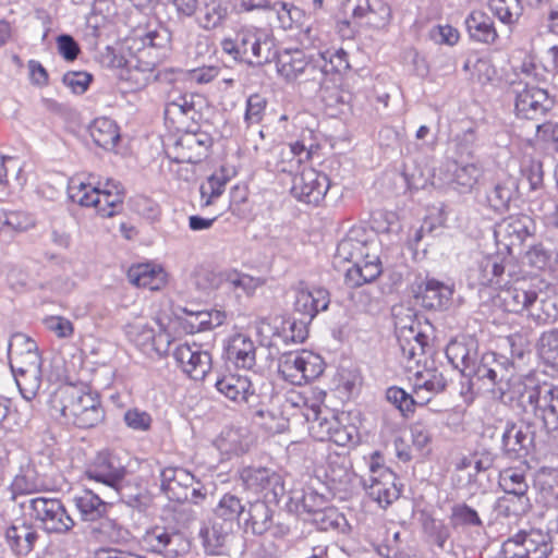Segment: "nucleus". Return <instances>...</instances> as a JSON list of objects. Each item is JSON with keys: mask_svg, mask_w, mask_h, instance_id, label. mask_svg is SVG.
Masks as SVG:
<instances>
[{"mask_svg": "<svg viewBox=\"0 0 558 558\" xmlns=\"http://www.w3.org/2000/svg\"><path fill=\"white\" fill-rule=\"evenodd\" d=\"M465 377L471 387L478 390L496 389L501 396L510 393V399L518 398L523 405L532 408L548 433H558V385L544 384L529 388L520 376L512 374V366L499 361L495 353L477 357Z\"/></svg>", "mask_w": 558, "mask_h": 558, "instance_id": "f257e3e1", "label": "nucleus"}, {"mask_svg": "<svg viewBox=\"0 0 558 558\" xmlns=\"http://www.w3.org/2000/svg\"><path fill=\"white\" fill-rule=\"evenodd\" d=\"M50 410L80 428L94 427L104 420L98 397L74 386L59 388L50 400Z\"/></svg>", "mask_w": 558, "mask_h": 558, "instance_id": "f03ea898", "label": "nucleus"}, {"mask_svg": "<svg viewBox=\"0 0 558 558\" xmlns=\"http://www.w3.org/2000/svg\"><path fill=\"white\" fill-rule=\"evenodd\" d=\"M221 49L235 61L256 65L271 62L277 54L271 32L255 26H243L232 37L222 39Z\"/></svg>", "mask_w": 558, "mask_h": 558, "instance_id": "7ed1b4c3", "label": "nucleus"}, {"mask_svg": "<svg viewBox=\"0 0 558 558\" xmlns=\"http://www.w3.org/2000/svg\"><path fill=\"white\" fill-rule=\"evenodd\" d=\"M68 193L72 202L83 207H94L101 217H112L122 209L123 189L119 182L111 179L105 184L97 185L73 179Z\"/></svg>", "mask_w": 558, "mask_h": 558, "instance_id": "20e7f679", "label": "nucleus"}, {"mask_svg": "<svg viewBox=\"0 0 558 558\" xmlns=\"http://www.w3.org/2000/svg\"><path fill=\"white\" fill-rule=\"evenodd\" d=\"M312 395V398L298 395V400H292V404L302 407V414L308 423L311 435L319 441H326L332 428L338 427V420L328 408L322 407L326 395L324 391H313Z\"/></svg>", "mask_w": 558, "mask_h": 558, "instance_id": "39448f33", "label": "nucleus"}, {"mask_svg": "<svg viewBox=\"0 0 558 558\" xmlns=\"http://www.w3.org/2000/svg\"><path fill=\"white\" fill-rule=\"evenodd\" d=\"M28 502L29 515L47 533L64 534L75 525L61 500L57 498L35 497Z\"/></svg>", "mask_w": 558, "mask_h": 558, "instance_id": "423d86ee", "label": "nucleus"}, {"mask_svg": "<svg viewBox=\"0 0 558 558\" xmlns=\"http://www.w3.org/2000/svg\"><path fill=\"white\" fill-rule=\"evenodd\" d=\"M506 558H546L551 551L550 537L541 529L519 531L502 544Z\"/></svg>", "mask_w": 558, "mask_h": 558, "instance_id": "0eeeda50", "label": "nucleus"}, {"mask_svg": "<svg viewBox=\"0 0 558 558\" xmlns=\"http://www.w3.org/2000/svg\"><path fill=\"white\" fill-rule=\"evenodd\" d=\"M278 368L287 381L302 385L317 378L324 372V362L319 355L302 350L282 355Z\"/></svg>", "mask_w": 558, "mask_h": 558, "instance_id": "6e6552de", "label": "nucleus"}, {"mask_svg": "<svg viewBox=\"0 0 558 558\" xmlns=\"http://www.w3.org/2000/svg\"><path fill=\"white\" fill-rule=\"evenodd\" d=\"M275 59L278 74L287 82L303 78L322 87L326 80V71L311 62L302 50H284L277 53Z\"/></svg>", "mask_w": 558, "mask_h": 558, "instance_id": "1a4fd4ad", "label": "nucleus"}, {"mask_svg": "<svg viewBox=\"0 0 558 558\" xmlns=\"http://www.w3.org/2000/svg\"><path fill=\"white\" fill-rule=\"evenodd\" d=\"M73 504L84 522L99 523V527H94L95 532L107 537L111 536V529L114 522L107 517L110 504L102 500L92 489H84L74 495Z\"/></svg>", "mask_w": 558, "mask_h": 558, "instance_id": "9d476101", "label": "nucleus"}, {"mask_svg": "<svg viewBox=\"0 0 558 558\" xmlns=\"http://www.w3.org/2000/svg\"><path fill=\"white\" fill-rule=\"evenodd\" d=\"M211 138L205 133H185L167 149V155L174 165H195L207 157Z\"/></svg>", "mask_w": 558, "mask_h": 558, "instance_id": "9b49d317", "label": "nucleus"}, {"mask_svg": "<svg viewBox=\"0 0 558 558\" xmlns=\"http://www.w3.org/2000/svg\"><path fill=\"white\" fill-rule=\"evenodd\" d=\"M142 544L147 550L163 555L166 558H177L189 548L181 532L165 526H155L148 530L142 538Z\"/></svg>", "mask_w": 558, "mask_h": 558, "instance_id": "f8f14e48", "label": "nucleus"}, {"mask_svg": "<svg viewBox=\"0 0 558 558\" xmlns=\"http://www.w3.org/2000/svg\"><path fill=\"white\" fill-rule=\"evenodd\" d=\"M395 327L402 356L408 361L422 356L428 337L421 330L420 323L408 315L405 318L397 317Z\"/></svg>", "mask_w": 558, "mask_h": 558, "instance_id": "ddd939ff", "label": "nucleus"}, {"mask_svg": "<svg viewBox=\"0 0 558 558\" xmlns=\"http://www.w3.org/2000/svg\"><path fill=\"white\" fill-rule=\"evenodd\" d=\"M330 182L325 173L305 168L293 178L291 193L299 201L317 205L329 190Z\"/></svg>", "mask_w": 558, "mask_h": 558, "instance_id": "4468645a", "label": "nucleus"}, {"mask_svg": "<svg viewBox=\"0 0 558 558\" xmlns=\"http://www.w3.org/2000/svg\"><path fill=\"white\" fill-rule=\"evenodd\" d=\"M534 231V222L526 215L509 216L498 222L494 230L496 242L511 252L513 247L521 246L526 238Z\"/></svg>", "mask_w": 558, "mask_h": 558, "instance_id": "2eb2a0df", "label": "nucleus"}, {"mask_svg": "<svg viewBox=\"0 0 558 558\" xmlns=\"http://www.w3.org/2000/svg\"><path fill=\"white\" fill-rule=\"evenodd\" d=\"M8 355L12 373L41 367L37 343L24 333H15L11 337Z\"/></svg>", "mask_w": 558, "mask_h": 558, "instance_id": "dca6fc26", "label": "nucleus"}, {"mask_svg": "<svg viewBox=\"0 0 558 558\" xmlns=\"http://www.w3.org/2000/svg\"><path fill=\"white\" fill-rule=\"evenodd\" d=\"M354 23L374 31L387 29L392 11L384 0H356L352 9Z\"/></svg>", "mask_w": 558, "mask_h": 558, "instance_id": "f3484780", "label": "nucleus"}, {"mask_svg": "<svg viewBox=\"0 0 558 558\" xmlns=\"http://www.w3.org/2000/svg\"><path fill=\"white\" fill-rule=\"evenodd\" d=\"M85 475L118 494L121 482L125 476V469L114 456L109 452H101L87 468Z\"/></svg>", "mask_w": 558, "mask_h": 558, "instance_id": "a211bd4d", "label": "nucleus"}, {"mask_svg": "<svg viewBox=\"0 0 558 558\" xmlns=\"http://www.w3.org/2000/svg\"><path fill=\"white\" fill-rule=\"evenodd\" d=\"M173 355L182 371L194 380L203 379L211 368L210 353L196 343L178 345Z\"/></svg>", "mask_w": 558, "mask_h": 558, "instance_id": "6ab92c4d", "label": "nucleus"}, {"mask_svg": "<svg viewBox=\"0 0 558 558\" xmlns=\"http://www.w3.org/2000/svg\"><path fill=\"white\" fill-rule=\"evenodd\" d=\"M514 109L519 117L525 119H537L551 107V100L547 92L536 86L520 85L514 89Z\"/></svg>", "mask_w": 558, "mask_h": 558, "instance_id": "aec40b11", "label": "nucleus"}, {"mask_svg": "<svg viewBox=\"0 0 558 558\" xmlns=\"http://www.w3.org/2000/svg\"><path fill=\"white\" fill-rule=\"evenodd\" d=\"M329 303L330 294L325 288L308 287L303 282L295 288L294 310L307 322H311L319 312L326 311Z\"/></svg>", "mask_w": 558, "mask_h": 558, "instance_id": "412c9836", "label": "nucleus"}, {"mask_svg": "<svg viewBox=\"0 0 558 558\" xmlns=\"http://www.w3.org/2000/svg\"><path fill=\"white\" fill-rule=\"evenodd\" d=\"M216 389L227 399L236 403H246L253 408L258 403V396L251 379L245 375L227 374L215 383Z\"/></svg>", "mask_w": 558, "mask_h": 558, "instance_id": "4be33fe9", "label": "nucleus"}, {"mask_svg": "<svg viewBox=\"0 0 558 558\" xmlns=\"http://www.w3.org/2000/svg\"><path fill=\"white\" fill-rule=\"evenodd\" d=\"M244 485L256 493L266 492L279 497L284 494L283 480L281 474L263 466H247L240 473Z\"/></svg>", "mask_w": 558, "mask_h": 558, "instance_id": "5701e85b", "label": "nucleus"}, {"mask_svg": "<svg viewBox=\"0 0 558 558\" xmlns=\"http://www.w3.org/2000/svg\"><path fill=\"white\" fill-rule=\"evenodd\" d=\"M413 392L418 398V405H425L433 395L442 392L447 387V379L442 372L432 365H424L411 377Z\"/></svg>", "mask_w": 558, "mask_h": 558, "instance_id": "b1692460", "label": "nucleus"}, {"mask_svg": "<svg viewBox=\"0 0 558 558\" xmlns=\"http://www.w3.org/2000/svg\"><path fill=\"white\" fill-rule=\"evenodd\" d=\"M161 490L173 501L185 502L190 500L191 486L194 485V475L183 468H165L160 472Z\"/></svg>", "mask_w": 558, "mask_h": 558, "instance_id": "393cba45", "label": "nucleus"}, {"mask_svg": "<svg viewBox=\"0 0 558 558\" xmlns=\"http://www.w3.org/2000/svg\"><path fill=\"white\" fill-rule=\"evenodd\" d=\"M376 244L369 241L363 228H352L337 246V257L352 262L369 258L376 252Z\"/></svg>", "mask_w": 558, "mask_h": 558, "instance_id": "a878e982", "label": "nucleus"}, {"mask_svg": "<svg viewBox=\"0 0 558 558\" xmlns=\"http://www.w3.org/2000/svg\"><path fill=\"white\" fill-rule=\"evenodd\" d=\"M505 266L498 256H485L468 271L469 286L472 288L499 287Z\"/></svg>", "mask_w": 558, "mask_h": 558, "instance_id": "bb28decb", "label": "nucleus"}, {"mask_svg": "<svg viewBox=\"0 0 558 558\" xmlns=\"http://www.w3.org/2000/svg\"><path fill=\"white\" fill-rule=\"evenodd\" d=\"M524 313L537 324H547L558 317V295L534 286L533 296Z\"/></svg>", "mask_w": 558, "mask_h": 558, "instance_id": "cd10ccee", "label": "nucleus"}, {"mask_svg": "<svg viewBox=\"0 0 558 558\" xmlns=\"http://www.w3.org/2000/svg\"><path fill=\"white\" fill-rule=\"evenodd\" d=\"M533 283L525 279H518L511 286L501 289L498 299L500 305L509 313L522 314L533 296Z\"/></svg>", "mask_w": 558, "mask_h": 558, "instance_id": "c85d7f7f", "label": "nucleus"}, {"mask_svg": "<svg viewBox=\"0 0 558 558\" xmlns=\"http://www.w3.org/2000/svg\"><path fill=\"white\" fill-rule=\"evenodd\" d=\"M466 32L474 41L493 45L498 33L493 19L482 10L471 11L464 20Z\"/></svg>", "mask_w": 558, "mask_h": 558, "instance_id": "c756f323", "label": "nucleus"}, {"mask_svg": "<svg viewBox=\"0 0 558 558\" xmlns=\"http://www.w3.org/2000/svg\"><path fill=\"white\" fill-rule=\"evenodd\" d=\"M381 477H368L364 480V486L368 496L381 507H387L399 497L396 486V474L390 470H383Z\"/></svg>", "mask_w": 558, "mask_h": 558, "instance_id": "7c9ffc66", "label": "nucleus"}, {"mask_svg": "<svg viewBox=\"0 0 558 558\" xmlns=\"http://www.w3.org/2000/svg\"><path fill=\"white\" fill-rule=\"evenodd\" d=\"M227 355L236 367L252 369L256 364V347L244 333H236L229 339Z\"/></svg>", "mask_w": 558, "mask_h": 558, "instance_id": "2f4dec72", "label": "nucleus"}, {"mask_svg": "<svg viewBox=\"0 0 558 558\" xmlns=\"http://www.w3.org/2000/svg\"><path fill=\"white\" fill-rule=\"evenodd\" d=\"M128 278L132 284L150 291H158L167 283L166 271L154 264L132 266L128 271Z\"/></svg>", "mask_w": 558, "mask_h": 558, "instance_id": "473e14b6", "label": "nucleus"}, {"mask_svg": "<svg viewBox=\"0 0 558 558\" xmlns=\"http://www.w3.org/2000/svg\"><path fill=\"white\" fill-rule=\"evenodd\" d=\"M381 263L376 252L371 253L369 258H363L355 262L352 267L345 271V282L355 288L374 281L381 274Z\"/></svg>", "mask_w": 558, "mask_h": 558, "instance_id": "72a5a7b5", "label": "nucleus"}, {"mask_svg": "<svg viewBox=\"0 0 558 558\" xmlns=\"http://www.w3.org/2000/svg\"><path fill=\"white\" fill-rule=\"evenodd\" d=\"M453 294V287L436 279H426L420 287L422 305L429 310L447 307Z\"/></svg>", "mask_w": 558, "mask_h": 558, "instance_id": "f704fd0d", "label": "nucleus"}, {"mask_svg": "<svg viewBox=\"0 0 558 558\" xmlns=\"http://www.w3.org/2000/svg\"><path fill=\"white\" fill-rule=\"evenodd\" d=\"M532 442L533 435L529 426L512 424L502 434V449L510 458L526 453Z\"/></svg>", "mask_w": 558, "mask_h": 558, "instance_id": "c9c22d12", "label": "nucleus"}, {"mask_svg": "<svg viewBox=\"0 0 558 558\" xmlns=\"http://www.w3.org/2000/svg\"><path fill=\"white\" fill-rule=\"evenodd\" d=\"M37 537L36 531L24 522L11 525L5 532V538L10 547L17 555L31 553Z\"/></svg>", "mask_w": 558, "mask_h": 558, "instance_id": "e433bc0d", "label": "nucleus"}, {"mask_svg": "<svg viewBox=\"0 0 558 558\" xmlns=\"http://www.w3.org/2000/svg\"><path fill=\"white\" fill-rule=\"evenodd\" d=\"M89 135L97 146L106 150L113 149L120 140L119 128L109 118L95 119L89 126Z\"/></svg>", "mask_w": 558, "mask_h": 558, "instance_id": "4c0bfd02", "label": "nucleus"}, {"mask_svg": "<svg viewBox=\"0 0 558 558\" xmlns=\"http://www.w3.org/2000/svg\"><path fill=\"white\" fill-rule=\"evenodd\" d=\"M519 190V182L509 177L505 180L497 182L494 187L487 193L488 205L497 211L508 209L511 199L515 196Z\"/></svg>", "mask_w": 558, "mask_h": 558, "instance_id": "58836bf2", "label": "nucleus"}, {"mask_svg": "<svg viewBox=\"0 0 558 558\" xmlns=\"http://www.w3.org/2000/svg\"><path fill=\"white\" fill-rule=\"evenodd\" d=\"M245 511V505L242 500L233 494H225L215 508L214 514L217 520H220L227 525L235 526L239 523V518Z\"/></svg>", "mask_w": 558, "mask_h": 558, "instance_id": "ea45409f", "label": "nucleus"}, {"mask_svg": "<svg viewBox=\"0 0 558 558\" xmlns=\"http://www.w3.org/2000/svg\"><path fill=\"white\" fill-rule=\"evenodd\" d=\"M231 0H208L198 16L199 25L211 29L220 25L229 14Z\"/></svg>", "mask_w": 558, "mask_h": 558, "instance_id": "a19ab883", "label": "nucleus"}, {"mask_svg": "<svg viewBox=\"0 0 558 558\" xmlns=\"http://www.w3.org/2000/svg\"><path fill=\"white\" fill-rule=\"evenodd\" d=\"M254 421L270 434H279L287 429L288 420L282 412L274 407L259 408L254 412Z\"/></svg>", "mask_w": 558, "mask_h": 558, "instance_id": "79ce46f5", "label": "nucleus"}, {"mask_svg": "<svg viewBox=\"0 0 558 558\" xmlns=\"http://www.w3.org/2000/svg\"><path fill=\"white\" fill-rule=\"evenodd\" d=\"M13 376L23 399L27 403L33 401L41 387V367L13 373Z\"/></svg>", "mask_w": 558, "mask_h": 558, "instance_id": "37998d69", "label": "nucleus"}, {"mask_svg": "<svg viewBox=\"0 0 558 558\" xmlns=\"http://www.w3.org/2000/svg\"><path fill=\"white\" fill-rule=\"evenodd\" d=\"M499 485L508 495H513L522 501L527 492V483L522 471L508 468L499 474Z\"/></svg>", "mask_w": 558, "mask_h": 558, "instance_id": "c03bdc74", "label": "nucleus"}, {"mask_svg": "<svg viewBox=\"0 0 558 558\" xmlns=\"http://www.w3.org/2000/svg\"><path fill=\"white\" fill-rule=\"evenodd\" d=\"M520 183H527L530 191H537L543 186L544 171L538 159L523 157L520 163Z\"/></svg>", "mask_w": 558, "mask_h": 558, "instance_id": "a18cd8bd", "label": "nucleus"}, {"mask_svg": "<svg viewBox=\"0 0 558 558\" xmlns=\"http://www.w3.org/2000/svg\"><path fill=\"white\" fill-rule=\"evenodd\" d=\"M120 76L130 83L132 89H142L155 78V73L149 63H145L144 66L128 63L126 68L121 71Z\"/></svg>", "mask_w": 558, "mask_h": 558, "instance_id": "49530a36", "label": "nucleus"}, {"mask_svg": "<svg viewBox=\"0 0 558 558\" xmlns=\"http://www.w3.org/2000/svg\"><path fill=\"white\" fill-rule=\"evenodd\" d=\"M247 522L256 535L267 532L271 525L272 512L264 501H256L250 506Z\"/></svg>", "mask_w": 558, "mask_h": 558, "instance_id": "de8ad7c7", "label": "nucleus"}, {"mask_svg": "<svg viewBox=\"0 0 558 558\" xmlns=\"http://www.w3.org/2000/svg\"><path fill=\"white\" fill-rule=\"evenodd\" d=\"M490 11L504 24H513L522 14L520 0H488Z\"/></svg>", "mask_w": 558, "mask_h": 558, "instance_id": "09e8293b", "label": "nucleus"}, {"mask_svg": "<svg viewBox=\"0 0 558 558\" xmlns=\"http://www.w3.org/2000/svg\"><path fill=\"white\" fill-rule=\"evenodd\" d=\"M234 527L227 525V523L214 518L210 529H205L201 532L205 546L211 549H218L225 546L229 535L233 532Z\"/></svg>", "mask_w": 558, "mask_h": 558, "instance_id": "8fccbe9b", "label": "nucleus"}, {"mask_svg": "<svg viewBox=\"0 0 558 558\" xmlns=\"http://www.w3.org/2000/svg\"><path fill=\"white\" fill-rule=\"evenodd\" d=\"M450 523L452 527H474L482 526L483 521L481 520L477 511L466 504H457L451 508Z\"/></svg>", "mask_w": 558, "mask_h": 558, "instance_id": "3c124183", "label": "nucleus"}, {"mask_svg": "<svg viewBox=\"0 0 558 558\" xmlns=\"http://www.w3.org/2000/svg\"><path fill=\"white\" fill-rule=\"evenodd\" d=\"M128 333L132 341L143 350H158L157 341L163 337L168 338V336L161 333L156 336L154 329L145 324L131 325Z\"/></svg>", "mask_w": 558, "mask_h": 558, "instance_id": "603ef678", "label": "nucleus"}, {"mask_svg": "<svg viewBox=\"0 0 558 558\" xmlns=\"http://www.w3.org/2000/svg\"><path fill=\"white\" fill-rule=\"evenodd\" d=\"M226 183L227 180L223 175H210L199 187L201 207L205 208L214 205L216 199L223 193Z\"/></svg>", "mask_w": 558, "mask_h": 558, "instance_id": "864d4df0", "label": "nucleus"}, {"mask_svg": "<svg viewBox=\"0 0 558 558\" xmlns=\"http://www.w3.org/2000/svg\"><path fill=\"white\" fill-rule=\"evenodd\" d=\"M387 400L392 403L404 416H409L414 412L415 405H418V398L408 393L399 387H390L386 391Z\"/></svg>", "mask_w": 558, "mask_h": 558, "instance_id": "5fc2aeb1", "label": "nucleus"}, {"mask_svg": "<svg viewBox=\"0 0 558 558\" xmlns=\"http://www.w3.org/2000/svg\"><path fill=\"white\" fill-rule=\"evenodd\" d=\"M191 318L192 327L196 328L197 331H206L221 326L227 318V314L219 310L201 311L193 314Z\"/></svg>", "mask_w": 558, "mask_h": 558, "instance_id": "6e6d98bb", "label": "nucleus"}, {"mask_svg": "<svg viewBox=\"0 0 558 558\" xmlns=\"http://www.w3.org/2000/svg\"><path fill=\"white\" fill-rule=\"evenodd\" d=\"M482 168L475 163L458 166L453 172V180L463 192L471 191L482 177Z\"/></svg>", "mask_w": 558, "mask_h": 558, "instance_id": "4d7b16f0", "label": "nucleus"}, {"mask_svg": "<svg viewBox=\"0 0 558 558\" xmlns=\"http://www.w3.org/2000/svg\"><path fill=\"white\" fill-rule=\"evenodd\" d=\"M539 353L546 363L558 367V329L542 333L539 338Z\"/></svg>", "mask_w": 558, "mask_h": 558, "instance_id": "13d9d810", "label": "nucleus"}, {"mask_svg": "<svg viewBox=\"0 0 558 558\" xmlns=\"http://www.w3.org/2000/svg\"><path fill=\"white\" fill-rule=\"evenodd\" d=\"M266 106V98L259 94H253L246 99L244 122L247 128L254 124H258L263 121Z\"/></svg>", "mask_w": 558, "mask_h": 558, "instance_id": "bf43d9fd", "label": "nucleus"}, {"mask_svg": "<svg viewBox=\"0 0 558 558\" xmlns=\"http://www.w3.org/2000/svg\"><path fill=\"white\" fill-rule=\"evenodd\" d=\"M270 9L276 11L278 21L284 29L292 28L293 24L303 17V11L288 2H276Z\"/></svg>", "mask_w": 558, "mask_h": 558, "instance_id": "052dcab7", "label": "nucleus"}, {"mask_svg": "<svg viewBox=\"0 0 558 558\" xmlns=\"http://www.w3.org/2000/svg\"><path fill=\"white\" fill-rule=\"evenodd\" d=\"M259 284V280L245 274L230 272L226 277L225 286L235 292L253 293Z\"/></svg>", "mask_w": 558, "mask_h": 558, "instance_id": "680f3d73", "label": "nucleus"}, {"mask_svg": "<svg viewBox=\"0 0 558 558\" xmlns=\"http://www.w3.org/2000/svg\"><path fill=\"white\" fill-rule=\"evenodd\" d=\"M123 421L129 428L135 432H148L153 424L151 415L137 408L126 410L123 415Z\"/></svg>", "mask_w": 558, "mask_h": 558, "instance_id": "e2e57ef3", "label": "nucleus"}, {"mask_svg": "<svg viewBox=\"0 0 558 558\" xmlns=\"http://www.w3.org/2000/svg\"><path fill=\"white\" fill-rule=\"evenodd\" d=\"M423 529L432 542L438 547L444 548L445 543L450 536V532L449 527L442 521L426 518L423 523Z\"/></svg>", "mask_w": 558, "mask_h": 558, "instance_id": "0e129e2a", "label": "nucleus"}, {"mask_svg": "<svg viewBox=\"0 0 558 558\" xmlns=\"http://www.w3.org/2000/svg\"><path fill=\"white\" fill-rule=\"evenodd\" d=\"M37 488L38 485L33 475L27 473L17 474L9 487L11 493L10 499L16 501L19 496L33 494Z\"/></svg>", "mask_w": 558, "mask_h": 558, "instance_id": "69168bd1", "label": "nucleus"}, {"mask_svg": "<svg viewBox=\"0 0 558 558\" xmlns=\"http://www.w3.org/2000/svg\"><path fill=\"white\" fill-rule=\"evenodd\" d=\"M342 521H344L342 514L336 508L329 506L313 517V522L322 531L338 529Z\"/></svg>", "mask_w": 558, "mask_h": 558, "instance_id": "338daca9", "label": "nucleus"}, {"mask_svg": "<svg viewBox=\"0 0 558 558\" xmlns=\"http://www.w3.org/2000/svg\"><path fill=\"white\" fill-rule=\"evenodd\" d=\"M303 509L312 513L313 517L328 506V500L325 495L317 493L312 488H307L301 500Z\"/></svg>", "mask_w": 558, "mask_h": 558, "instance_id": "774afa93", "label": "nucleus"}]
</instances>
